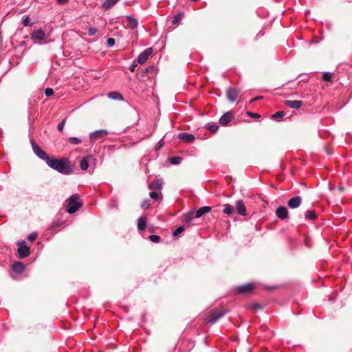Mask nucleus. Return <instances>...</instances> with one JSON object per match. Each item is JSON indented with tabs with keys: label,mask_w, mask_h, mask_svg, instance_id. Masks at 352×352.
I'll return each mask as SVG.
<instances>
[{
	"label": "nucleus",
	"mask_w": 352,
	"mask_h": 352,
	"mask_svg": "<svg viewBox=\"0 0 352 352\" xmlns=\"http://www.w3.org/2000/svg\"><path fill=\"white\" fill-rule=\"evenodd\" d=\"M150 206H151V203L148 199L144 200L142 202L141 207L143 209H147V208H150Z\"/></svg>",
	"instance_id": "obj_38"
},
{
	"label": "nucleus",
	"mask_w": 352,
	"mask_h": 352,
	"mask_svg": "<svg viewBox=\"0 0 352 352\" xmlns=\"http://www.w3.org/2000/svg\"><path fill=\"white\" fill-rule=\"evenodd\" d=\"M163 180L162 179H156L153 180L148 184V188L152 190L160 191L162 188Z\"/></svg>",
	"instance_id": "obj_11"
},
{
	"label": "nucleus",
	"mask_w": 352,
	"mask_h": 352,
	"mask_svg": "<svg viewBox=\"0 0 352 352\" xmlns=\"http://www.w3.org/2000/svg\"><path fill=\"white\" fill-rule=\"evenodd\" d=\"M69 0H56L58 4L59 5H63L68 2Z\"/></svg>",
	"instance_id": "obj_47"
},
{
	"label": "nucleus",
	"mask_w": 352,
	"mask_h": 352,
	"mask_svg": "<svg viewBox=\"0 0 352 352\" xmlns=\"http://www.w3.org/2000/svg\"><path fill=\"white\" fill-rule=\"evenodd\" d=\"M17 252L20 258H24L29 256L30 251V248L26 245L25 241H21L17 243Z\"/></svg>",
	"instance_id": "obj_5"
},
{
	"label": "nucleus",
	"mask_w": 352,
	"mask_h": 352,
	"mask_svg": "<svg viewBox=\"0 0 352 352\" xmlns=\"http://www.w3.org/2000/svg\"><path fill=\"white\" fill-rule=\"evenodd\" d=\"M119 0H105L102 4V7L105 10H107L113 6Z\"/></svg>",
	"instance_id": "obj_25"
},
{
	"label": "nucleus",
	"mask_w": 352,
	"mask_h": 352,
	"mask_svg": "<svg viewBox=\"0 0 352 352\" xmlns=\"http://www.w3.org/2000/svg\"><path fill=\"white\" fill-rule=\"evenodd\" d=\"M234 211V207L230 204H225L223 206V212L226 214L230 215Z\"/></svg>",
	"instance_id": "obj_28"
},
{
	"label": "nucleus",
	"mask_w": 352,
	"mask_h": 352,
	"mask_svg": "<svg viewBox=\"0 0 352 352\" xmlns=\"http://www.w3.org/2000/svg\"><path fill=\"white\" fill-rule=\"evenodd\" d=\"M195 210H191L186 214H184L183 217V221L186 223H190L191 220L195 218Z\"/></svg>",
	"instance_id": "obj_21"
},
{
	"label": "nucleus",
	"mask_w": 352,
	"mask_h": 352,
	"mask_svg": "<svg viewBox=\"0 0 352 352\" xmlns=\"http://www.w3.org/2000/svg\"><path fill=\"white\" fill-rule=\"evenodd\" d=\"M182 160V158L180 157H177V156L173 157L170 158V162L172 164H179L181 163Z\"/></svg>",
	"instance_id": "obj_35"
},
{
	"label": "nucleus",
	"mask_w": 352,
	"mask_h": 352,
	"mask_svg": "<svg viewBox=\"0 0 352 352\" xmlns=\"http://www.w3.org/2000/svg\"><path fill=\"white\" fill-rule=\"evenodd\" d=\"M31 145L34 154L41 160L45 161L47 164L50 159L48 155L34 140H31Z\"/></svg>",
	"instance_id": "obj_4"
},
{
	"label": "nucleus",
	"mask_w": 352,
	"mask_h": 352,
	"mask_svg": "<svg viewBox=\"0 0 352 352\" xmlns=\"http://www.w3.org/2000/svg\"><path fill=\"white\" fill-rule=\"evenodd\" d=\"M239 90L236 88L230 87L227 89L226 94L227 98L229 101L233 102L236 101L239 95Z\"/></svg>",
	"instance_id": "obj_8"
},
{
	"label": "nucleus",
	"mask_w": 352,
	"mask_h": 352,
	"mask_svg": "<svg viewBox=\"0 0 352 352\" xmlns=\"http://www.w3.org/2000/svg\"><path fill=\"white\" fill-rule=\"evenodd\" d=\"M149 196L151 199L155 200V201H158L160 200L162 195V193L160 192V191H158V190H153L151 191L150 193H149Z\"/></svg>",
	"instance_id": "obj_27"
},
{
	"label": "nucleus",
	"mask_w": 352,
	"mask_h": 352,
	"mask_svg": "<svg viewBox=\"0 0 352 352\" xmlns=\"http://www.w3.org/2000/svg\"><path fill=\"white\" fill-rule=\"evenodd\" d=\"M263 98V96H256V98L257 100H259V99H261V98Z\"/></svg>",
	"instance_id": "obj_50"
},
{
	"label": "nucleus",
	"mask_w": 352,
	"mask_h": 352,
	"mask_svg": "<svg viewBox=\"0 0 352 352\" xmlns=\"http://www.w3.org/2000/svg\"><path fill=\"white\" fill-rule=\"evenodd\" d=\"M252 308L254 309H261V306L258 304H254L252 305Z\"/></svg>",
	"instance_id": "obj_48"
},
{
	"label": "nucleus",
	"mask_w": 352,
	"mask_h": 352,
	"mask_svg": "<svg viewBox=\"0 0 352 352\" xmlns=\"http://www.w3.org/2000/svg\"><path fill=\"white\" fill-rule=\"evenodd\" d=\"M235 208L239 214L241 216H245L247 214L246 207L242 200L240 199L236 201Z\"/></svg>",
	"instance_id": "obj_14"
},
{
	"label": "nucleus",
	"mask_w": 352,
	"mask_h": 352,
	"mask_svg": "<svg viewBox=\"0 0 352 352\" xmlns=\"http://www.w3.org/2000/svg\"><path fill=\"white\" fill-rule=\"evenodd\" d=\"M116 41L113 38H108L107 40V45L108 47H112L115 45Z\"/></svg>",
	"instance_id": "obj_41"
},
{
	"label": "nucleus",
	"mask_w": 352,
	"mask_h": 352,
	"mask_svg": "<svg viewBox=\"0 0 352 352\" xmlns=\"http://www.w3.org/2000/svg\"><path fill=\"white\" fill-rule=\"evenodd\" d=\"M284 116V112L282 111H279L272 114V118L276 120L280 121L283 118Z\"/></svg>",
	"instance_id": "obj_31"
},
{
	"label": "nucleus",
	"mask_w": 352,
	"mask_h": 352,
	"mask_svg": "<svg viewBox=\"0 0 352 352\" xmlns=\"http://www.w3.org/2000/svg\"><path fill=\"white\" fill-rule=\"evenodd\" d=\"M65 122H66V120L65 119H63L58 124V126H57V129L58 130L60 131V132H63V129H64V126H65Z\"/></svg>",
	"instance_id": "obj_39"
},
{
	"label": "nucleus",
	"mask_w": 352,
	"mask_h": 352,
	"mask_svg": "<svg viewBox=\"0 0 352 352\" xmlns=\"http://www.w3.org/2000/svg\"><path fill=\"white\" fill-rule=\"evenodd\" d=\"M96 32H97V29L94 27H90L88 29V34L89 36H94L96 34Z\"/></svg>",
	"instance_id": "obj_40"
},
{
	"label": "nucleus",
	"mask_w": 352,
	"mask_h": 352,
	"mask_svg": "<svg viewBox=\"0 0 352 352\" xmlns=\"http://www.w3.org/2000/svg\"><path fill=\"white\" fill-rule=\"evenodd\" d=\"M153 53L151 47L146 49L144 52L140 53L137 58V62L139 64H144L148 58L149 56Z\"/></svg>",
	"instance_id": "obj_7"
},
{
	"label": "nucleus",
	"mask_w": 352,
	"mask_h": 352,
	"mask_svg": "<svg viewBox=\"0 0 352 352\" xmlns=\"http://www.w3.org/2000/svg\"><path fill=\"white\" fill-rule=\"evenodd\" d=\"M108 97L112 100L123 101L124 98L122 94L118 91H111L109 93Z\"/></svg>",
	"instance_id": "obj_24"
},
{
	"label": "nucleus",
	"mask_w": 352,
	"mask_h": 352,
	"mask_svg": "<svg viewBox=\"0 0 352 352\" xmlns=\"http://www.w3.org/2000/svg\"><path fill=\"white\" fill-rule=\"evenodd\" d=\"M256 100H257V99H256V97H255V98H252V99L251 100L250 102H253L256 101Z\"/></svg>",
	"instance_id": "obj_49"
},
{
	"label": "nucleus",
	"mask_w": 352,
	"mask_h": 352,
	"mask_svg": "<svg viewBox=\"0 0 352 352\" xmlns=\"http://www.w3.org/2000/svg\"><path fill=\"white\" fill-rule=\"evenodd\" d=\"M233 118L234 115L232 112L228 111L219 118V124H221L222 126H226L228 124L229 122H231Z\"/></svg>",
	"instance_id": "obj_10"
},
{
	"label": "nucleus",
	"mask_w": 352,
	"mask_h": 352,
	"mask_svg": "<svg viewBox=\"0 0 352 352\" xmlns=\"http://www.w3.org/2000/svg\"><path fill=\"white\" fill-rule=\"evenodd\" d=\"M22 23L24 26H32V23H30V17L28 16H23L22 18Z\"/></svg>",
	"instance_id": "obj_36"
},
{
	"label": "nucleus",
	"mask_w": 352,
	"mask_h": 352,
	"mask_svg": "<svg viewBox=\"0 0 352 352\" xmlns=\"http://www.w3.org/2000/svg\"><path fill=\"white\" fill-rule=\"evenodd\" d=\"M227 311L224 309H215L212 311L206 319L207 323L214 324L219 319L222 318Z\"/></svg>",
	"instance_id": "obj_3"
},
{
	"label": "nucleus",
	"mask_w": 352,
	"mask_h": 352,
	"mask_svg": "<svg viewBox=\"0 0 352 352\" xmlns=\"http://www.w3.org/2000/svg\"><path fill=\"white\" fill-rule=\"evenodd\" d=\"M179 138L185 142H192L195 140V136L192 134L188 133H182L179 134Z\"/></svg>",
	"instance_id": "obj_18"
},
{
	"label": "nucleus",
	"mask_w": 352,
	"mask_h": 352,
	"mask_svg": "<svg viewBox=\"0 0 352 352\" xmlns=\"http://www.w3.org/2000/svg\"><path fill=\"white\" fill-rule=\"evenodd\" d=\"M149 239L153 243H158L160 241V237L158 235L151 234L149 236Z\"/></svg>",
	"instance_id": "obj_37"
},
{
	"label": "nucleus",
	"mask_w": 352,
	"mask_h": 352,
	"mask_svg": "<svg viewBox=\"0 0 352 352\" xmlns=\"http://www.w3.org/2000/svg\"><path fill=\"white\" fill-rule=\"evenodd\" d=\"M254 289V285L252 283H248L243 285L239 286L236 288L238 294H249L251 293Z\"/></svg>",
	"instance_id": "obj_9"
},
{
	"label": "nucleus",
	"mask_w": 352,
	"mask_h": 352,
	"mask_svg": "<svg viewBox=\"0 0 352 352\" xmlns=\"http://www.w3.org/2000/svg\"><path fill=\"white\" fill-rule=\"evenodd\" d=\"M54 94V90L52 88H46L45 90V94L46 96L49 97L52 96Z\"/></svg>",
	"instance_id": "obj_43"
},
{
	"label": "nucleus",
	"mask_w": 352,
	"mask_h": 352,
	"mask_svg": "<svg viewBox=\"0 0 352 352\" xmlns=\"http://www.w3.org/2000/svg\"><path fill=\"white\" fill-rule=\"evenodd\" d=\"M12 270L16 274H21L25 270V265L20 261H15L12 266Z\"/></svg>",
	"instance_id": "obj_17"
},
{
	"label": "nucleus",
	"mask_w": 352,
	"mask_h": 352,
	"mask_svg": "<svg viewBox=\"0 0 352 352\" xmlns=\"http://www.w3.org/2000/svg\"><path fill=\"white\" fill-rule=\"evenodd\" d=\"M206 129L208 131L214 133L218 131L219 126L216 123H208L206 124Z\"/></svg>",
	"instance_id": "obj_26"
},
{
	"label": "nucleus",
	"mask_w": 352,
	"mask_h": 352,
	"mask_svg": "<svg viewBox=\"0 0 352 352\" xmlns=\"http://www.w3.org/2000/svg\"><path fill=\"white\" fill-rule=\"evenodd\" d=\"M305 218L309 220H314L316 218V214L314 210H309L306 211Z\"/></svg>",
	"instance_id": "obj_29"
},
{
	"label": "nucleus",
	"mask_w": 352,
	"mask_h": 352,
	"mask_svg": "<svg viewBox=\"0 0 352 352\" xmlns=\"http://www.w3.org/2000/svg\"><path fill=\"white\" fill-rule=\"evenodd\" d=\"M138 63L137 62V60H134V61L131 63V65H130V67H129V70H130L131 72H134L135 67L138 65Z\"/></svg>",
	"instance_id": "obj_44"
},
{
	"label": "nucleus",
	"mask_w": 352,
	"mask_h": 352,
	"mask_svg": "<svg viewBox=\"0 0 352 352\" xmlns=\"http://www.w3.org/2000/svg\"><path fill=\"white\" fill-rule=\"evenodd\" d=\"M322 80L327 82H331L332 80V74L330 72H324L322 74Z\"/></svg>",
	"instance_id": "obj_33"
},
{
	"label": "nucleus",
	"mask_w": 352,
	"mask_h": 352,
	"mask_svg": "<svg viewBox=\"0 0 352 352\" xmlns=\"http://www.w3.org/2000/svg\"><path fill=\"white\" fill-rule=\"evenodd\" d=\"M126 19L129 22L128 26L129 28L134 30L138 27V21L135 18H134L132 16L128 15L126 16Z\"/></svg>",
	"instance_id": "obj_20"
},
{
	"label": "nucleus",
	"mask_w": 352,
	"mask_h": 352,
	"mask_svg": "<svg viewBox=\"0 0 352 352\" xmlns=\"http://www.w3.org/2000/svg\"><path fill=\"white\" fill-rule=\"evenodd\" d=\"M68 141L72 144H75V145L80 144L82 142L81 139H80L78 138H76V137L69 138L68 139Z\"/></svg>",
	"instance_id": "obj_32"
},
{
	"label": "nucleus",
	"mask_w": 352,
	"mask_h": 352,
	"mask_svg": "<svg viewBox=\"0 0 352 352\" xmlns=\"http://www.w3.org/2000/svg\"><path fill=\"white\" fill-rule=\"evenodd\" d=\"M79 197L78 195H72L67 199V205L66 210L69 214L75 213L81 206V204L78 201Z\"/></svg>",
	"instance_id": "obj_2"
},
{
	"label": "nucleus",
	"mask_w": 352,
	"mask_h": 352,
	"mask_svg": "<svg viewBox=\"0 0 352 352\" xmlns=\"http://www.w3.org/2000/svg\"><path fill=\"white\" fill-rule=\"evenodd\" d=\"M211 209L212 208L210 206H204V207L200 208L197 211H195V212H196L195 218H200L204 214L210 212Z\"/></svg>",
	"instance_id": "obj_19"
},
{
	"label": "nucleus",
	"mask_w": 352,
	"mask_h": 352,
	"mask_svg": "<svg viewBox=\"0 0 352 352\" xmlns=\"http://www.w3.org/2000/svg\"><path fill=\"white\" fill-rule=\"evenodd\" d=\"M36 237L37 234L36 232H32L28 235V239L30 241H34L36 240Z\"/></svg>",
	"instance_id": "obj_42"
},
{
	"label": "nucleus",
	"mask_w": 352,
	"mask_h": 352,
	"mask_svg": "<svg viewBox=\"0 0 352 352\" xmlns=\"http://www.w3.org/2000/svg\"><path fill=\"white\" fill-rule=\"evenodd\" d=\"M47 164L51 168L63 175H69L73 172L71 162L66 157L60 159L50 158Z\"/></svg>",
	"instance_id": "obj_1"
},
{
	"label": "nucleus",
	"mask_w": 352,
	"mask_h": 352,
	"mask_svg": "<svg viewBox=\"0 0 352 352\" xmlns=\"http://www.w3.org/2000/svg\"><path fill=\"white\" fill-rule=\"evenodd\" d=\"M302 203V198L300 196L292 197L287 201V206L292 209L297 208Z\"/></svg>",
	"instance_id": "obj_12"
},
{
	"label": "nucleus",
	"mask_w": 352,
	"mask_h": 352,
	"mask_svg": "<svg viewBox=\"0 0 352 352\" xmlns=\"http://www.w3.org/2000/svg\"><path fill=\"white\" fill-rule=\"evenodd\" d=\"M45 37V34L41 29L34 30L31 34V38L35 41H43Z\"/></svg>",
	"instance_id": "obj_15"
},
{
	"label": "nucleus",
	"mask_w": 352,
	"mask_h": 352,
	"mask_svg": "<svg viewBox=\"0 0 352 352\" xmlns=\"http://www.w3.org/2000/svg\"><path fill=\"white\" fill-rule=\"evenodd\" d=\"M248 115L252 118H260V115L258 114V113H252V112H248Z\"/></svg>",
	"instance_id": "obj_45"
},
{
	"label": "nucleus",
	"mask_w": 352,
	"mask_h": 352,
	"mask_svg": "<svg viewBox=\"0 0 352 352\" xmlns=\"http://www.w3.org/2000/svg\"><path fill=\"white\" fill-rule=\"evenodd\" d=\"M146 227V218L144 216H142L138 219V229L140 231H143L145 230Z\"/></svg>",
	"instance_id": "obj_22"
},
{
	"label": "nucleus",
	"mask_w": 352,
	"mask_h": 352,
	"mask_svg": "<svg viewBox=\"0 0 352 352\" xmlns=\"http://www.w3.org/2000/svg\"><path fill=\"white\" fill-rule=\"evenodd\" d=\"M284 104L292 108V109H298L299 108H300L302 105V102L301 100H285L284 102Z\"/></svg>",
	"instance_id": "obj_16"
},
{
	"label": "nucleus",
	"mask_w": 352,
	"mask_h": 352,
	"mask_svg": "<svg viewBox=\"0 0 352 352\" xmlns=\"http://www.w3.org/2000/svg\"><path fill=\"white\" fill-rule=\"evenodd\" d=\"M185 230V228L184 226H180L178 228H177L173 232V235L174 236H178L184 230Z\"/></svg>",
	"instance_id": "obj_34"
},
{
	"label": "nucleus",
	"mask_w": 352,
	"mask_h": 352,
	"mask_svg": "<svg viewBox=\"0 0 352 352\" xmlns=\"http://www.w3.org/2000/svg\"><path fill=\"white\" fill-rule=\"evenodd\" d=\"M108 134L109 132L105 129L95 131L90 133L89 140L93 143L104 138Z\"/></svg>",
	"instance_id": "obj_6"
},
{
	"label": "nucleus",
	"mask_w": 352,
	"mask_h": 352,
	"mask_svg": "<svg viewBox=\"0 0 352 352\" xmlns=\"http://www.w3.org/2000/svg\"><path fill=\"white\" fill-rule=\"evenodd\" d=\"M276 215L281 220L288 218V210L285 206H279L276 210Z\"/></svg>",
	"instance_id": "obj_13"
},
{
	"label": "nucleus",
	"mask_w": 352,
	"mask_h": 352,
	"mask_svg": "<svg viewBox=\"0 0 352 352\" xmlns=\"http://www.w3.org/2000/svg\"><path fill=\"white\" fill-rule=\"evenodd\" d=\"M91 158V155H88L82 157L80 161V167L82 170H86L89 167V160Z\"/></svg>",
	"instance_id": "obj_23"
},
{
	"label": "nucleus",
	"mask_w": 352,
	"mask_h": 352,
	"mask_svg": "<svg viewBox=\"0 0 352 352\" xmlns=\"http://www.w3.org/2000/svg\"><path fill=\"white\" fill-rule=\"evenodd\" d=\"M183 16H184V14L182 12H179L178 14H177L173 21H172V23L173 25H177L179 23V22L182 21V18H183Z\"/></svg>",
	"instance_id": "obj_30"
},
{
	"label": "nucleus",
	"mask_w": 352,
	"mask_h": 352,
	"mask_svg": "<svg viewBox=\"0 0 352 352\" xmlns=\"http://www.w3.org/2000/svg\"><path fill=\"white\" fill-rule=\"evenodd\" d=\"M164 145V142L163 139H162L157 143V149L161 148Z\"/></svg>",
	"instance_id": "obj_46"
}]
</instances>
